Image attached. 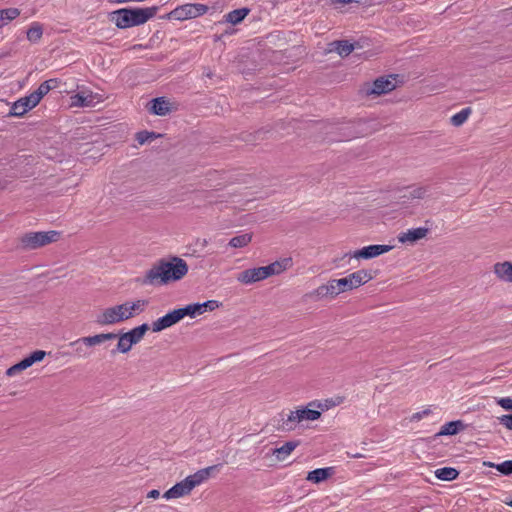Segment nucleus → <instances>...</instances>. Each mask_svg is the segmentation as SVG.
<instances>
[{
	"label": "nucleus",
	"instance_id": "nucleus-14",
	"mask_svg": "<svg viewBox=\"0 0 512 512\" xmlns=\"http://www.w3.org/2000/svg\"><path fill=\"white\" fill-rule=\"evenodd\" d=\"M222 303L218 300H207L203 303H190L184 307H181L183 317H189L195 319L204 315L206 312H213L219 309Z\"/></svg>",
	"mask_w": 512,
	"mask_h": 512
},
{
	"label": "nucleus",
	"instance_id": "nucleus-11",
	"mask_svg": "<svg viewBox=\"0 0 512 512\" xmlns=\"http://www.w3.org/2000/svg\"><path fill=\"white\" fill-rule=\"evenodd\" d=\"M208 6L201 3H187L176 7L168 15V19L185 21L200 17L208 12Z\"/></svg>",
	"mask_w": 512,
	"mask_h": 512
},
{
	"label": "nucleus",
	"instance_id": "nucleus-41",
	"mask_svg": "<svg viewBox=\"0 0 512 512\" xmlns=\"http://www.w3.org/2000/svg\"><path fill=\"white\" fill-rule=\"evenodd\" d=\"M501 420L505 427L512 429V418H501Z\"/></svg>",
	"mask_w": 512,
	"mask_h": 512
},
{
	"label": "nucleus",
	"instance_id": "nucleus-33",
	"mask_svg": "<svg viewBox=\"0 0 512 512\" xmlns=\"http://www.w3.org/2000/svg\"><path fill=\"white\" fill-rule=\"evenodd\" d=\"M43 34V28L38 23H33L27 31V39L30 42H38Z\"/></svg>",
	"mask_w": 512,
	"mask_h": 512
},
{
	"label": "nucleus",
	"instance_id": "nucleus-16",
	"mask_svg": "<svg viewBox=\"0 0 512 512\" xmlns=\"http://www.w3.org/2000/svg\"><path fill=\"white\" fill-rule=\"evenodd\" d=\"M397 87V79L394 76L380 77L373 83L367 84L365 93L367 95H381L393 91Z\"/></svg>",
	"mask_w": 512,
	"mask_h": 512
},
{
	"label": "nucleus",
	"instance_id": "nucleus-37",
	"mask_svg": "<svg viewBox=\"0 0 512 512\" xmlns=\"http://www.w3.org/2000/svg\"><path fill=\"white\" fill-rule=\"evenodd\" d=\"M493 402L502 406L505 410L512 409V399L510 398H503L500 399L499 401L494 400Z\"/></svg>",
	"mask_w": 512,
	"mask_h": 512
},
{
	"label": "nucleus",
	"instance_id": "nucleus-26",
	"mask_svg": "<svg viewBox=\"0 0 512 512\" xmlns=\"http://www.w3.org/2000/svg\"><path fill=\"white\" fill-rule=\"evenodd\" d=\"M429 196V187L426 185H414L410 187L408 198L413 201H421Z\"/></svg>",
	"mask_w": 512,
	"mask_h": 512
},
{
	"label": "nucleus",
	"instance_id": "nucleus-40",
	"mask_svg": "<svg viewBox=\"0 0 512 512\" xmlns=\"http://www.w3.org/2000/svg\"><path fill=\"white\" fill-rule=\"evenodd\" d=\"M436 410H437V408H436L435 406H429V407L425 408V409L422 411V413H423V414H429V413H431V414H435V413H437V411H436Z\"/></svg>",
	"mask_w": 512,
	"mask_h": 512
},
{
	"label": "nucleus",
	"instance_id": "nucleus-24",
	"mask_svg": "<svg viewBox=\"0 0 512 512\" xmlns=\"http://www.w3.org/2000/svg\"><path fill=\"white\" fill-rule=\"evenodd\" d=\"M21 11L15 7L0 9V30L18 18Z\"/></svg>",
	"mask_w": 512,
	"mask_h": 512
},
{
	"label": "nucleus",
	"instance_id": "nucleus-17",
	"mask_svg": "<svg viewBox=\"0 0 512 512\" xmlns=\"http://www.w3.org/2000/svg\"><path fill=\"white\" fill-rule=\"evenodd\" d=\"M38 105L37 101L31 95L19 98L11 104L9 115L13 117H22Z\"/></svg>",
	"mask_w": 512,
	"mask_h": 512
},
{
	"label": "nucleus",
	"instance_id": "nucleus-2",
	"mask_svg": "<svg viewBox=\"0 0 512 512\" xmlns=\"http://www.w3.org/2000/svg\"><path fill=\"white\" fill-rule=\"evenodd\" d=\"M148 304V300L137 298L110 305L98 312L95 321L102 327L118 325L144 313Z\"/></svg>",
	"mask_w": 512,
	"mask_h": 512
},
{
	"label": "nucleus",
	"instance_id": "nucleus-5",
	"mask_svg": "<svg viewBox=\"0 0 512 512\" xmlns=\"http://www.w3.org/2000/svg\"><path fill=\"white\" fill-rule=\"evenodd\" d=\"M157 7L122 8L110 14V20L120 29L139 26L153 18Z\"/></svg>",
	"mask_w": 512,
	"mask_h": 512
},
{
	"label": "nucleus",
	"instance_id": "nucleus-25",
	"mask_svg": "<svg viewBox=\"0 0 512 512\" xmlns=\"http://www.w3.org/2000/svg\"><path fill=\"white\" fill-rule=\"evenodd\" d=\"M298 444L299 443L296 441L286 442L281 447L275 448L272 454L276 457L277 460L282 461L286 459L294 451Z\"/></svg>",
	"mask_w": 512,
	"mask_h": 512
},
{
	"label": "nucleus",
	"instance_id": "nucleus-36",
	"mask_svg": "<svg viewBox=\"0 0 512 512\" xmlns=\"http://www.w3.org/2000/svg\"><path fill=\"white\" fill-rule=\"evenodd\" d=\"M51 90L48 88V85L45 84V82L41 83L39 87L31 93V95L34 97V99L39 104L40 101L44 96H46Z\"/></svg>",
	"mask_w": 512,
	"mask_h": 512
},
{
	"label": "nucleus",
	"instance_id": "nucleus-21",
	"mask_svg": "<svg viewBox=\"0 0 512 512\" xmlns=\"http://www.w3.org/2000/svg\"><path fill=\"white\" fill-rule=\"evenodd\" d=\"M252 241L253 233L245 231L231 237L228 241L227 246L231 249H244L248 247Z\"/></svg>",
	"mask_w": 512,
	"mask_h": 512
},
{
	"label": "nucleus",
	"instance_id": "nucleus-15",
	"mask_svg": "<svg viewBox=\"0 0 512 512\" xmlns=\"http://www.w3.org/2000/svg\"><path fill=\"white\" fill-rule=\"evenodd\" d=\"M184 319L181 308L169 311L162 317L157 318L151 324V330L154 333H159L166 330Z\"/></svg>",
	"mask_w": 512,
	"mask_h": 512
},
{
	"label": "nucleus",
	"instance_id": "nucleus-43",
	"mask_svg": "<svg viewBox=\"0 0 512 512\" xmlns=\"http://www.w3.org/2000/svg\"><path fill=\"white\" fill-rule=\"evenodd\" d=\"M509 506H512V501H507L506 502Z\"/></svg>",
	"mask_w": 512,
	"mask_h": 512
},
{
	"label": "nucleus",
	"instance_id": "nucleus-18",
	"mask_svg": "<svg viewBox=\"0 0 512 512\" xmlns=\"http://www.w3.org/2000/svg\"><path fill=\"white\" fill-rule=\"evenodd\" d=\"M149 111L158 116H166L177 110V104L165 97L155 98L150 101Z\"/></svg>",
	"mask_w": 512,
	"mask_h": 512
},
{
	"label": "nucleus",
	"instance_id": "nucleus-8",
	"mask_svg": "<svg viewBox=\"0 0 512 512\" xmlns=\"http://www.w3.org/2000/svg\"><path fill=\"white\" fill-rule=\"evenodd\" d=\"M150 327L147 323L135 326L127 331L116 333L117 344L115 351L119 354H128L134 346L139 344L146 336Z\"/></svg>",
	"mask_w": 512,
	"mask_h": 512
},
{
	"label": "nucleus",
	"instance_id": "nucleus-22",
	"mask_svg": "<svg viewBox=\"0 0 512 512\" xmlns=\"http://www.w3.org/2000/svg\"><path fill=\"white\" fill-rule=\"evenodd\" d=\"M335 473L334 467L318 468L308 472L306 480L315 484L323 482Z\"/></svg>",
	"mask_w": 512,
	"mask_h": 512
},
{
	"label": "nucleus",
	"instance_id": "nucleus-23",
	"mask_svg": "<svg viewBox=\"0 0 512 512\" xmlns=\"http://www.w3.org/2000/svg\"><path fill=\"white\" fill-rule=\"evenodd\" d=\"M493 273L501 281H512V263L509 261L497 262L493 266Z\"/></svg>",
	"mask_w": 512,
	"mask_h": 512
},
{
	"label": "nucleus",
	"instance_id": "nucleus-12",
	"mask_svg": "<svg viewBox=\"0 0 512 512\" xmlns=\"http://www.w3.org/2000/svg\"><path fill=\"white\" fill-rule=\"evenodd\" d=\"M46 356L43 350H36L31 354L24 357L20 362L12 365L5 371V376L8 378H15L22 375V373L36 363L41 362Z\"/></svg>",
	"mask_w": 512,
	"mask_h": 512
},
{
	"label": "nucleus",
	"instance_id": "nucleus-4",
	"mask_svg": "<svg viewBox=\"0 0 512 512\" xmlns=\"http://www.w3.org/2000/svg\"><path fill=\"white\" fill-rule=\"evenodd\" d=\"M292 267V259L284 258L267 266L245 269L236 275V280L242 285H251L263 281L273 275H279Z\"/></svg>",
	"mask_w": 512,
	"mask_h": 512
},
{
	"label": "nucleus",
	"instance_id": "nucleus-28",
	"mask_svg": "<svg viewBox=\"0 0 512 512\" xmlns=\"http://www.w3.org/2000/svg\"><path fill=\"white\" fill-rule=\"evenodd\" d=\"M248 14H249V9L241 8V9H236V10L229 12L228 14H226L224 16V18H225L226 22H228L232 25H237L240 22H242Z\"/></svg>",
	"mask_w": 512,
	"mask_h": 512
},
{
	"label": "nucleus",
	"instance_id": "nucleus-10",
	"mask_svg": "<svg viewBox=\"0 0 512 512\" xmlns=\"http://www.w3.org/2000/svg\"><path fill=\"white\" fill-rule=\"evenodd\" d=\"M59 239L60 233L58 231H38L26 233L21 238V243L26 248L36 249L57 242Z\"/></svg>",
	"mask_w": 512,
	"mask_h": 512
},
{
	"label": "nucleus",
	"instance_id": "nucleus-1",
	"mask_svg": "<svg viewBox=\"0 0 512 512\" xmlns=\"http://www.w3.org/2000/svg\"><path fill=\"white\" fill-rule=\"evenodd\" d=\"M188 272L189 265L183 258L170 256L154 263L145 272L143 283L152 286H167L181 281Z\"/></svg>",
	"mask_w": 512,
	"mask_h": 512
},
{
	"label": "nucleus",
	"instance_id": "nucleus-9",
	"mask_svg": "<svg viewBox=\"0 0 512 512\" xmlns=\"http://www.w3.org/2000/svg\"><path fill=\"white\" fill-rule=\"evenodd\" d=\"M104 101L103 95L95 93L87 87H78L75 93H72L69 99L71 108L94 107Z\"/></svg>",
	"mask_w": 512,
	"mask_h": 512
},
{
	"label": "nucleus",
	"instance_id": "nucleus-29",
	"mask_svg": "<svg viewBox=\"0 0 512 512\" xmlns=\"http://www.w3.org/2000/svg\"><path fill=\"white\" fill-rule=\"evenodd\" d=\"M458 475L459 471L452 467H443L435 471L436 478L442 481L455 480L458 477Z\"/></svg>",
	"mask_w": 512,
	"mask_h": 512
},
{
	"label": "nucleus",
	"instance_id": "nucleus-39",
	"mask_svg": "<svg viewBox=\"0 0 512 512\" xmlns=\"http://www.w3.org/2000/svg\"><path fill=\"white\" fill-rule=\"evenodd\" d=\"M159 496H160V492L156 489L149 491V493L147 495L148 498H152V499H157V498H159Z\"/></svg>",
	"mask_w": 512,
	"mask_h": 512
},
{
	"label": "nucleus",
	"instance_id": "nucleus-20",
	"mask_svg": "<svg viewBox=\"0 0 512 512\" xmlns=\"http://www.w3.org/2000/svg\"><path fill=\"white\" fill-rule=\"evenodd\" d=\"M115 338H116V333L102 332V333L82 337L81 339L73 342L72 344L81 342L86 347L91 348V347L100 346L107 341L115 340Z\"/></svg>",
	"mask_w": 512,
	"mask_h": 512
},
{
	"label": "nucleus",
	"instance_id": "nucleus-30",
	"mask_svg": "<svg viewBox=\"0 0 512 512\" xmlns=\"http://www.w3.org/2000/svg\"><path fill=\"white\" fill-rule=\"evenodd\" d=\"M354 47L347 41H337L331 44L330 51L337 52L340 56H347L353 51Z\"/></svg>",
	"mask_w": 512,
	"mask_h": 512
},
{
	"label": "nucleus",
	"instance_id": "nucleus-34",
	"mask_svg": "<svg viewBox=\"0 0 512 512\" xmlns=\"http://www.w3.org/2000/svg\"><path fill=\"white\" fill-rule=\"evenodd\" d=\"M310 418H282V424H277L283 431H291L296 429V426L302 421V420H309ZM312 420L314 418H311Z\"/></svg>",
	"mask_w": 512,
	"mask_h": 512
},
{
	"label": "nucleus",
	"instance_id": "nucleus-31",
	"mask_svg": "<svg viewBox=\"0 0 512 512\" xmlns=\"http://www.w3.org/2000/svg\"><path fill=\"white\" fill-rule=\"evenodd\" d=\"M470 114H471L470 108L462 109L460 112L454 114L451 117L450 122L453 126L459 127L467 121Z\"/></svg>",
	"mask_w": 512,
	"mask_h": 512
},
{
	"label": "nucleus",
	"instance_id": "nucleus-6",
	"mask_svg": "<svg viewBox=\"0 0 512 512\" xmlns=\"http://www.w3.org/2000/svg\"><path fill=\"white\" fill-rule=\"evenodd\" d=\"M213 469L214 467L210 466L204 469H200L194 474L188 475L185 479L168 489L163 494V498L166 500H171L189 495L194 488L204 483L210 477Z\"/></svg>",
	"mask_w": 512,
	"mask_h": 512
},
{
	"label": "nucleus",
	"instance_id": "nucleus-42",
	"mask_svg": "<svg viewBox=\"0 0 512 512\" xmlns=\"http://www.w3.org/2000/svg\"><path fill=\"white\" fill-rule=\"evenodd\" d=\"M337 3H340V4H349V3H353V2H360L361 0H335Z\"/></svg>",
	"mask_w": 512,
	"mask_h": 512
},
{
	"label": "nucleus",
	"instance_id": "nucleus-35",
	"mask_svg": "<svg viewBox=\"0 0 512 512\" xmlns=\"http://www.w3.org/2000/svg\"><path fill=\"white\" fill-rule=\"evenodd\" d=\"M158 137V134L150 131H140L136 134V140L140 145L150 143Z\"/></svg>",
	"mask_w": 512,
	"mask_h": 512
},
{
	"label": "nucleus",
	"instance_id": "nucleus-3",
	"mask_svg": "<svg viewBox=\"0 0 512 512\" xmlns=\"http://www.w3.org/2000/svg\"><path fill=\"white\" fill-rule=\"evenodd\" d=\"M373 278L370 270L359 269L343 278L329 280L326 284L319 286L316 293L322 297L334 298L342 293L358 289Z\"/></svg>",
	"mask_w": 512,
	"mask_h": 512
},
{
	"label": "nucleus",
	"instance_id": "nucleus-27",
	"mask_svg": "<svg viewBox=\"0 0 512 512\" xmlns=\"http://www.w3.org/2000/svg\"><path fill=\"white\" fill-rule=\"evenodd\" d=\"M464 429V424L460 420L451 421L444 424L440 431L436 434L437 436L443 435H455Z\"/></svg>",
	"mask_w": 512,
	"mask_h": 512
},
{
	"label": "nucleus",
	"instance_id": "nucleus-32",
	"mask_svg": "<svg viewBox=\"0 0 512 512\" xmlns=\"http://www.w3.org/2000/svg\"><path fill=\"white\" fill-rule=\"evenodd\" d=\"M483 465L486 467L496 468L499 472L505 475L512 474V460H506L501 464H494L492 462L485 461L483 462Z\"/></svg>",
	"mask_w": 512,
	"mask_h": 512
},
{
	"label": "nucleus",
	"instance_id": "nucleus-13",
	"mask_svg": "<svg viewBox=\"0 0 512 512\" xmlns=\"http://www.w3.org/2000/svg\"><path fill=\"white\" fill-rule=\"evenodd\" d=\"M393 248V245L388 244H372L368 246H363L351 252L350 258L357 261L371 260L390 252L391 250H393Z\"/></svg>",
	"mask_w": 512,
	"mask_h": 512
},
{
	"label": "nucleus",
	"instance_id": "nucleus-38",
	"mask_svg": "<svg viewBox=\"0 0 512 512\" xmlns=\"http://www.w3.org/2000/svg\"><path fill=\"white\" fill-rule=\"evenodd\" d=\"M44 82H45L46 85H48V88L50 90L56 89L60 85V80L55 79V78L54 79H49V80L44 81Z\"/></svg>",
	"mask_w": 512,
	"mask_h": 512
},
{
	"label": "nucleus",
	"instance_id": "nucleus-7",
	"mask_svg": "<svg viewBox=\"0 0 512 512\" xmlns=\"http://www.w3.org/2000/svg\"><path fill=\"white\" fill-rule=\"evenodd\" d=\"M345 402L342 395H333L325 398H317L311 400L306 405H300L292 411V416H321L323 413L329 412Z\"/></svg>",
	"mask_w": 512,
	"mask_h": 512
},
{
	"label": "nucleus",
	"instance_id": "nucleus-19",
	"mask_svg": "<svg viewBox=\"0 0 512 512\" xmlns=\"http://www.w3.org/2000/svg\"><path fill=\"white\" fill-rule=\"evenodd\" d=\"M428 234V229L425 227H418L408 229L398 234L397 240L401 244L413 245L419 240L424 239Z\"/></svg>",
	"mask_w": 512,
	"mask_h": 512
}]
</instances>
